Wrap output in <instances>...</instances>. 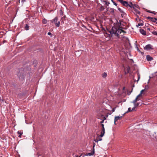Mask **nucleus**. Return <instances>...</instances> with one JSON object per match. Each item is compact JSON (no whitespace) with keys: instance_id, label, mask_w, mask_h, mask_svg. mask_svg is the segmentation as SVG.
<instances>
[{"instance_id":"nucleus-1","label":"nucleus","mask_w":157,"mask_h":157,"mask_svg":"<svg viewBox=\"0 0 157 157\" xmlns=\"http://www.w3.org/2000/svg\"><path fill=\"white\" fill-rule=\"evenodd\" d=\"M107 33H106L108 34L107 36H110L111 35V36H116L118 38H119V36H123L124 35L126 32L124 30L120 29V28L117 29L115 27H113L111 30L110 31H108Z\"/></svg>"},{"instance_id":"nucleus-2","label":"nucleus","mask_w":157,"mask_h":157,"mask_svg":"<svg viewBox=\"0 0 157 157\" xmlns=\"http://www.w3.org/2000/svg\"><path fill=\"white\" fill-rule=\"evenodd\" d=\"M106 110L104 108H101L97 111L98 118L100 119L101 117H104L103 114L105 113Z\"/></svg>"},{"instance_id":"nucleus-3","label":"nucleus","mask_w":157,"mask_h":157,"mask_svg":"<svg viewBox=\"0 0 157 157\" xmlns=\"http://www.w3.org/2000/svg\"><path fill=\"white\" fill-rule=\"evenodd\" d=\"M58 18L57 17H56L53 20H51V22L52 23H54L55 24L56 26L59 27L60 25V22L58 21Z\"/></svg>"},{"instance_id":"nucleus-4","label":"nucleus","mask_w":157,"mask_h":157,"mask_svg":"<svg viewBox=\"0 0 157 157\" xmlns=\"http://www.w3.org/2000/svg\"><path fill=\"white\" fill-rule=\"evenodd\" d=\"M122 1H121L120 2L121 3L122 5H123L124 6H125L126 7L129 6L131 8H134V7L133 6H132L131 5H129L128 2L126 1H124L123 0H121Z\"/></svg>"},{"instance_id":"nucleus-5","label":"nucleus","mask_w":157,"mask_h":157,"mask_svg":"<svg viewBox=\"0 0 157 157\" xmlns=\"http://www.w3.org/2000/svg\"><path fill=\"white\" fill-rule=\"evenodd\" d=\"M144 48L145 50L148 51L153 49V47L151 44H148L146 45Z\"/></svg>"},{"instance_id":"nucleus-6","label":"nucleus","mask_w":157,"mask_h":157,"mask_svg":"<svg viewBox=\"0 0 157 157\" xmlns=\"http://www.w3.org/2000/svg\"><path fill=\"white\" fill-rule=\"evenodd\" d=\"M95 144L94 143L93 144V150L90 153H87L86 155V156H91L93 155L94 154V147Z\"/></svg>"},{"instance_id":"nucleus-7","label":"nucleus","mask_w":157,"mask_h":157,"mask_svg":"<svg viewBox=\"0 0 157 157\" xmlns=\"http://www.w3.org/2000/svg\"><path fill=\"white\" fill-rule=\"evenodd\" d=\"M97 8L100 11H103L105 9L104 6H103L101 4L98 3L97 5Z\"/></svg>"},{"instance_id":"nucleus-8","label":"nucleus","mask_w":157,"mask_h":157,"mask_svg":"<svg viewBox=\"0 0 157 157\" xmlns=\"http://www.w3.org/2000/svg\"><path fill=\"white\" fill-rule=\"evenodd\" d=\"M122 116H117L115 117L114 120V123L115 124H116V121H117L118 120H121L122 118Z\"/></svg>"},{"instance_id":"nucleus-9","label":"nucleus","mask_w":157,"mask_h":157,"mask_svg":"<svg viewBox=\"0 0 157 157\" xmlns=\"http://www.w3.org/2000/svg\"><path fill=\"white\" fill-rule=\"evenodd\" d=\"M147 18L150 20L151 21L154 22H155L156 21H157V18H155L151 17H147Z\"/></svg>"},{"instance_id":"nucleus-10","label":"nucleus","mask_w":157,"mask_h":157,"mask_svg":"<svg viewBox=\"0 0 157 157\" xmlns=\"http://www.w3.org/2000/svg\"><path fill=\"white\" fill-rule=\"evenodd\" d=\"M142 94L140 93L136 97V99L133 101L132 102L133 103H135V102H136L138 101H139V99H138V98H140L141 95Z\"/></svg>"},{"instance_id":"nucleus-11","label":"nucleus","mask_w":157,"mask_h":157,"mask_svg":"<svg viewBox=\"0 0 157 157\" xmlns=\"http://www.w3.org/2000/svg\"><path fill=\"white\" fill-rule=\"evenodd\" d=\"M140 31L141 34L144 35H146V31L144 30L143 29H140Z\"/></svg>"},{"instance_id":"nucleus-12","label":"nucleus","mask_w":157,"mask_h":157,"mask_svg":"<svg viewBox=\"0 0 157 157\" xmlns=\"http://www.w3.org/2000/svg\"><path fill=\"white\" fill-rule=\"evenodd\" d=\"M146 59L148 61H151L153 59V58L148 55L146 56Z\"/></svg>"},{"instance_id":"nucleus-13","label":"nucleus","mask_w":157,"mask_h":157,"mask_svg":"<svg viewBox=\"0 0 157 157\" xmlns=\"http://www.w3.org/2000/svg\"><path fill=\"white\" fill-rule=\"evenodd\" d=\"M66 16L64 15L63 16H62L61 18V23L63 22V23H64V21L66 20Z\"/></svg>"},{"instance_id":"nucleus-14","label":"nucleus","mask_w":157,"mask_h":157,"mask_svg":"<svg viewBox=\"0 0 157 157\" xmlns=\"http://www.w3.org/2000/svg\"><path fill=\"white\" fill-rule=\"evenodd\" d=\"M103 2H104L105 5H106L108 6L110 3L107 0H103Z\"/></svg>"},{"instance_id":"nucleus-15","label":"nucleus","mask_w":157,"mask_h":157,"mask_svg":"<svg viewBox=\"0 0 157 157\" xmlns=\"http://www.w3.org/2000/svg\"><path fill=\"white\" fill-rule=\"evenodd\" d=\"M105 133V131H101V134L99 135V136L101 137H102Z\"/></svg>"},{"instance_id":"nucleus-16","label":"nucleus","mask_w":157,"mask_h":157,"mask_svg":"<svg viewBox=\"0 0 157 157\" xmlns=\"http://www.w3.org/2000/svg\"><path fill=\"white\" fill-rule=\"evenodd\" d=\"M17 134L19 135L18 136V137H21V135H22L23 134L22 132L21 131H18L17 132Z\"/></svg>"},{"instance_id":"nucleus-17","label":"nucleus","mask_w":157,"mask_h":157,"mask_svg":"<svg viewBox=\"0 0 157 157\" xmlns=\"http://www.w3.org/2000/svg\"><path fill=\"white\" fill-rule=\"evenodd\" d=\"M47 22V20H46L45 18H44L42 20V23L45 24H46Z\"/></svg>"},{"instance_id":"nucleus-18","label":"nucleus","mask_w":157,"mask_h":157,"mask_svg":"<svg viewBox=\"0 0 157 157\" xmlns=\"http://www.w3.org/2000/svg\"><path fill=\"white\" fill-rule=\"evenodd\" d=\"M107 75V74L106 72L104 73L102 75V76L103 78H105Z\"/></svg>"},{"instance_id":"nucleus-19","label":"nucleus","mask_w":157,"mask_h":157,"mask_svg":"<svg viewBox=\"0 0 157 157\" xmlns=\"http://www.w3.org/2000/svg\"><path fill=\"white\" fill-rule=\"evenodd\" d=\"M59 13V14L61 16H63V12L62 10H60Z\"/></svg>"},{"instance_id":"nucleus-20","label":"nucleus","mask_w":157,"mask_h":157,"mask_svg":"<svg viewBox=\"0 0 157 157\" xmlns=\"http://www.w3.org/2000/svg\"><path fill=\"white\" fill-rule=\"evenodd\" d=\"M134 11L137 14H139L140 13V12L139 10H138L136 9H135Z\"/></svg>"},{"instance_id":"nucleus-21","label":"nucleus","mask_w":157,"mask_h":157,"mask_svg":"<svg viewBox=\"0 0 157 157\" xmlns=\"http://www.w3.org/2000/svg\"><path fill=\"white\" fill-rule=\"evenodd\" d=\"M29 26L27 24H26V25L25 27V29H26V30H27L29 29Z\"/></svg>"},{"instance_id":"nucleus-22","label":"nucleus","mask_w":157,"mask_h":157,"mask_svg":"<svg viewBox=\"0 0 157 157\" xmlns=\"http://www.w3.org/2000/svg\"><path fill=\"white\" fill-rule=\"evenodd\" d=\"M133 104L134 105V106L135 107H136V106L140 105V103H136V102H135V103H133Z\"/></svg>"},{"instance_id":"nucleus-23","label":"nucleus","mask_w":157,"mask_h":157,"mask_svg":"<svg viewBox=\"0 0 157 157\" xmlns=\"http://www.w3.org/2000/svg\"><path fill=\"white\" fill-rule=\"evenodd\" d=\"M103 117V119L100 122V123H101V124L104 122V121L106 119V118L105 117Z\"/></svg>"},{"instance_id":"nucleus-24","label":"nucleus","mask_w":157,"mask_h":157,"mask_svg":"<svg viewBox=\"0 0 157 157\" xmlns=\"http://www.w3.org/2000/svg\"><path fill=\"white\" fill-rule=\"evenodd\" d=\"M152 33L153 34L157 36V32L156 31H153L152 32Z\"/></svg>"},{"instance_id":"nucleus-25","label":"nucleus","mask_w":157,"mask_h":157,"mask_svg":"<svg viewBox=\"0 0 157 157\" xmlns=\"http://www.w3.org/2000/svg\"><path fill=\"white\" fill-rule=\"evenodd\" d=\"M143 24L142 23H138L137 25H136L137 27H138L140 26H142Z\"/></svg>"},{"instance_id":"nucleus-26","label":"nucleus","mask_w":157,"mask_h":157,"mask_svg":"<svg viewBox=\"0 0 157 157\" xmlns=\"http://www.w3.org/2000/svg\"><path fill=\"white\" fill-rule=\"evenodd\" d=\"M111 1H112V2H113V4H114V5H115V6H117V4L116 2H115L113 1V0H111Z\"/></svg>"},{"instance_id":"nucleus-27","label":"nucleus","mask_w":157,"mask_h":157,"mask_svg":"<svg viewBox=\"0 0 157 157\" xmlns=\"http://www.w3.org/2000/svg\"><path fill=\"white\" fill-rule=\"evenodd\" d=\"M132 110H131V108L129 107L128 109V111L127 112H129L131 111Z\"/></svg>"},{"instance_id":"nucleus-28","label":"nucleus","mask_w":157,"mask_h":157,"mask_svg":"<svg viewBox=\"0 0 157 157\" xmlns=\"http://www.w3.org/2000/svg\"><path fill=\"white\" fill-rule=\"evenodd\" d=\"M144 90L145 89L142 90H141L140 91V94H142Z\"/></svg>"},{"instance_id":"nucleus-29","label":"nucleus","mask_w":157,"mask_h":157,"mask_svg":"<svg viewBox=\"0 0 157 157\" xmlns=\"http://www.w3.org/2000/svg\"><path fill=\"white\" fill-rule=\"evenodd\" d=\"M148 86L147 85H146L145 87V89H147L148 88Z\"/></svg>"},{"instance_id":"nucleus-30","label":"nucleus","mask_w":157,"mask_h":157,"mask_svg":"<svg viewBox=\"0 0 157 157\" xmlns=\"http://www.w3.org/2000/svg\"><path fill=\"white\" fill-rule=\"evenodd\" d=\"M148 12H149V13H154L155 14V13L153 12H152V11H148Z\"/></svg>"},{"instance_id":"nucleus-31","label":"nucleus","mask_w":157,"mask_h":157,"mask_svg":"<svg viewBox=\"0 0 157 157\" xmlns=\"http://www.w3.org/2000/svg\"><path fill=\"white\" fill-rule=\"evenodd\" d=\"M43 157H50L49 155L47 154V155L46 156H44Z\"/></svg>"},{"instance_id":"nucleus-32","label":"nucleus","mask_w":157,"mask_h":157,"mask_svg":"<svg viewBox=\"0 0 157 157\" xmlns=\"http://www.w3.org/2000/svg\"><path fill=\"white\" fill-rule=\"evenodd\" d=\"M94 141L95 142H97V143H98V139H95L94 140Z\"/></svg>"},{"instance_id":"nucleus-33","label":"nucleus","mask_w":157,"mask_h":157,"mask_svg":"<svg viewBox=\"0 0 157 157\" xmlns=\"http://www.w3.org/2000/svg\"><path fill=\"white\" fill-rule=\"evenodd\" d=\"M102 131H105L104 127H103V128H102Z\"/></svg>"},{"instance_id":"nucleus-34","label":"nucleus","mask_w":157,"mask_h":157,"mask_svg":"<svg viewBox=\"0 0 157 157\" xmlns=\"http://www.w3.org/2000/svg\"><path fill=\"white\" fill-rule=\"evenodd\" d=\"M102 140V139L101 138H99V139H98V141H101V140Z\"/></svg>"},{"instance_id":"nucleus-35","label":"nucleus","mask_w":157,"mask_h":157,"mask_svg":"<svg viewBox=\"0 0 157 157\" xmlns=\"http://www.w3.org/2000/svg\"><path fill=\"white\" fill-rule=\"evenodd\" d=\"M48 34L49 35H52V33L50 32H48Z\"/></svg>"},{"instance_id":"nucleus-36","label":"nucleus","mask_w":157,"mask_h":157,"mask_svg":"<svg viewBox=\"0 0 157 157\" xmlns=\"http://www.w3.org/2000/svg\"><path fill=\"white\" fill-rule=\"evenodd\" d=\"M101 126H102V128H103V127H104V125L103 124H101Z\"/></svg>"},{"instance_id":"nucleus-37","label":"nucleus","mask_w":157,"mask_h":157,"mask_svg":"<svg viewBox=\"0 0 157 157\" xmlns=\"http://www.w3.org/2000/svg\"><path fill=\"white\" fill-rule=\"evenodd\" d=\"M140 78V76L139 75L138 76V79L137 81H138L139 80Z\"/></svg>"},{"instance_id":"nucleus-38","label":"nucleus","mask_w":157,"mask_h":157,"mask_svg":"<svg viewBox=\"0 0 157 157\" xmlns=\"http://www.w3.org/2000/svg\"><path fill=\"white\" fill-rule=\"evenodd\" d=\"M0 101H3V100L1 99V97H0Z\"/></svg>"},{"instance_id":"nucleus-39","label":"nucleus","mask_w":157,"mask_h":157,"mask_svg":"<svg viewBox=\"0 0 157 157\" xmlns=\"http://www.w3.org/2000/svg\"><path fill=\"white\" fill-rule=\"evenodd\" d=\"M115 108L113 109L112 110V112H114L115 111Z\"/></svg>"},{"instance_id":"nucleus-40","label":"nucleus","mask_w":157,"mask_h":157,"mask_svg":"<svg viewBox=\"0 0 157 157\" xmlns=\"http://www.w3.org/2000/svg\"><path fill=\"white\" fill-rule=\"evenodd\" d=\"M130 4H131L130 5H131L132 6V5H133L132 3L131 2H130Z\"/></svg>"},{"instance_id":"nucleus-41","label":"nucleus","mask_w":157,"mask_h":157,"mask_svg":"<svg viewBox=\"0 0 157 157\" xmlns=\"http://www.w3.org/2000/svg\"><path fill=\"white\" fill-rule=\"evenodd\" d=\"M135 109V107L133 108H132V110H134Z\"/></svg>"},{"instance_id":"nucleus-42","label":"nucleus","mask_w":157,"mask_h":157,"mask_svg":"<svg viewBox=\"0 0 157 157\" xmlns=\"http://www.w3.org/2000/svg\"><path fill=\"white\" fill-rule=\"evenodd\" d=\"M130 69V68L129 67H128V71Z\"/></svg>"},{"instance_id":"nucleus-43","label":"nucleus","mask_w":157,"mask_h":157,"mask_svg":"<svg viewBox=\"0 0 157 157\" xmlns=\"http://www.w3.org/2000/svg\"><path fill=\"white\" fill-rule=\"evenodd\" d=\"M111 12L112 13H113V12H114V11L113 10V11H112Z\"/></svg>"},{"instance_id":"nucleus-44","label":"nucleus","mask_w":157,"mask_h":157,"mask_svg":"<svg viewBox=\"0 0 157 157\" xmlns=\"http://www.w3.org/2000/svg\"><path fill=\"white\" fill-rule=\"evenodd\" d=\"M76 157H81V156H76Z\"/></svg>"},{"instance_id":"nucleus-45","label":"nucleus","mask_w":157,"mask_h":157,"mask_svg":"<svg viewBox=\"0 0 157 157\" xmlns=\"http://www.w3.org/2000/svg\"><path fill=\"white\" fill-rule=\"evenodd\" d=\"M157 75V71L155 72V75Z\"/></svg>"},{"instance_id":"nucleus-46","label":"nucleus","mask_w":157,"mask_h":157,"mask_svg":"<svg viewBox=\"0 0 157 157\" xmlns=\"http://www.w3.org/2000/svg\"><path fill=\"white\" fill-rule=\"evenodd\" d=\"M100 1H101V2H103V0H100Z\"/></svg>"},{"instance_id":"nucleus-47","label":"nucleus","mask_w":157,"mask_h":157,"mask_svg":"<svg viewBox=\"0 0 157 157\" xmlns=\"http://www.w3.org/2000/svg\"><path fill=\"white\" fill-rule=\"evenodd\" d=\"M155 23L157 24V22L156 21Z\"/></svg>"},{"instance_id":"nucleus-48","label":"nucleus","mask_w":157,"mask_h":157,"mask_svg":"<svg viewBox=\"0 0 157 157\" xmlns=\"http://www.w3.org/2000/svg\"><path fill=\"white\" fill-rule=\"evenodd\" d=\"M102 3H104V2H102Z\"/></svg>"},{"instance_id":"nucleus-49","label":"nucleus","mask_w":157,"mask_h":157,"mask_svg":"<svg viewBox=\"0 0 157 157\" xmlns=\"http://www.w3.org/2000/svg\"><path fill=\"white\" fill-rule=\"evenodd\" d=\"M148 30H150V29L148 28Z\"/></svg>"},{"instance_id":"nucleus-50","label":"nucleus","mask_w":157,"mask_h":157,"mask_svg":"<svg viewBox=\"0 0 157 157\" xmlns=\"http://www.w3.org/2000/svg\"><path fill=\"white\" fill-rule=\"evenodd\" d=\"M124 114L123 115V116H124Z\"/></svg>"}]
</instances>
